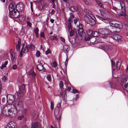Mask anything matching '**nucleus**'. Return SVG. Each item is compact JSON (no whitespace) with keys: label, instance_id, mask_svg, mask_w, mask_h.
<instances>
[{"label":"nucleus","instance_id":"f257e3e1","mask_svg":"<svg viewBox=\"0 0 128 128\" xmlns=\"http://www.w3.org/2000/svg\"><path fill=\"white\" fill-rule=\"evenodd\" d=\"M85 11L86 14L84 15V18L85 21L88 24L91 25H94L95 23V20L94 18V17L91 14V12L88 10Z\"/></svg>","mask_w":128,"mask_h":128},{"label":"nucleus","instance_id":"f03ea898","mask_svg":"<svg viewBox=\"0 0 128 128\" xmlns=\"http://www.w3.org/2000/svg\"><path fill=\"white\" fill-rule=\"evenodd\" d=\"M103 12H101V14L102 16L103 17H100L98 15H96L97 18H98L100 20H101L102 21L106 23H109L110 25L114 27L116 21L114 20H112L110 21V20H108L107 19V18L106 17V15L105 14H102Z\"/></svg>","mask_w":128,"mask_h":128},{"label":"nucleus","instance_id":"7ed1b4c3","mask_svg":"<svg viewBox=\"0 0 128 128\" xmlns=\"http://www.w3.org/2000/svg\"><path fill=\"white\" fill-rule=\"evenodd\" d=\"M7 107L10 114V116L12 117L15 116L17 113L16 107L13 105L9 104L7 105Z\"/></svg>","mask_w":128,"mask_h":128},{"label":"nucleus","instance_id":"20e7f679","mask_svg":"<svg viewBox=\"0 0 128 128\" xmlns=\"http://www.w3.org/2000/svg\"><path fill=\"white\" fill-rule=\"evenodd\" d=\"M98 31L101 34L106 36L112 34V32L106 28H100L98 30Z\"/></svg>","mask_w":128,"mask_h":128},{"label":"nucleus","instance_id":"39448f33","mask_svg":"<svg viewBox=\"0 0 128 128\" xmlns=\"http://www.w3.org/2000/svg\"><path fill=\"white\" fill-rule=\"evenodd\" d=\"M68 30L70 33V35L71 36H73L75 33H76V34H78L77 32H76V30L74 28H72L70 24H68Z\"/></svg>","mask_w":128,"mask_h":128},{"label":"nucleus","instance_id":"423d86ee","mask_svg":"<svg viewBox=\"0 0 128 128\" xmlns=\"http://www.w3.org/2000/svg\"><path fill=\"white\" fill-rule=\"evenodd\" d=\"M82 28V24H80L79 25V29L78 31V33L79 35L82 38L84 37L85 38V36H86V34L83 32Z\"/></svg>","mask_w":128,"mask_h":128},{"label":"nucleus","instance_id":"0eeeda50","mask_svg":"<svg viewBox=\"0 0 128 128\" xmlns=\"http://www.w3.org/2000/svg\"><path fill=\"white\" fill-rule=\"evenodd\" d=\"M7 102L10 104H12L15 100L14 96L12 95H9L6 96Z\"/></svg>","mask_w":128,"mask_h":128},{"label":"nucleus","instance_id":"6e6552de","mask_svg":"<svg viewBox=\"0 0 128 128\" xmlns=\"http://www.w3.org/2000/svg\"><path fill=\"white\" fill-rule=\"evenodd\" d=\"M16 124L14 121H11L7 124L6 128H16Z\"/></svg>","mask_w":128,"mask_h":128},{"label":"nucleus","instance_id":"1a4fd4ad","mask_svg":"<svg viewBox=\"0 0 128 128\" xmlns=\"http://www.w3.org/2000/svg\"><path fill=\"white\" fill-rule=\"evenodd\" d=\"M121 36L119 35L116 34H114L111 36V38L114 40H118L119 43L121 42L122 40L121 39Z\"/></svg>","mask_w":128,"mask_h":128},{"label":"nucleus","instance_id":"9d476101","mask_svg":"<svg viewBox=\"0 0 128 128\" xmlns=\"http://www.w3.org/2000/svg\"><path fill=\"white\" fill-rule=\"evenodd\" d=\"M98 35L99 34L98 32H93L92 33V37L93 38L90 40L91 41V42L93 44L96 43V42L95 41H96V39L95 38H94V36L95 37L97 36H98Z\"/></svg>","mask_w":128,"mask_h":128},{"label":"nucleus","instance_id":"9b49d317","mask_svg":"<svg viewBox=\"0 0 128 128\" xmlns=\"http://www.w3.org/2000/svg\"><path fill=\"white\" fill-rule=\"evenodd\" d=\"M92 31L90 30H88L87 31V35H88V37H86L85 36V38L84 37H81V38H84L86 40H89L90 39H91V38H92Z\"/></svg>","mask_w":128,"mask_h":128},{"label":"nucleus","instance_id":"f8f14e48","mask_svg":"<svg viewBox=\"0 0 128 128\" xmlns=\"http://www.w3.org/2000/svg\"><path fill=\"white\" fill-rule=\"evenodd\" d=\"M41 126V125L40 123L36 122L32 123L31 128H40Z\"/></svg>","mask_w":128,"mask_h":128},{"label":"nucleus","instance_id":"ddd939ff","mask_svg":"<svg viewBox=\"0 0 128 128\" xmlns=\"http://www.w3.org/2000/svg\"><path fill=\"white\" fill-rule=\"evenodd\" d=\"M10 54L11 56V61L12 63H14L15 61L16 56L15 55V54L13 53V50H11L10 52Z\"/></svg>","mask_w":128,"mask_h":128},{"label":"nucleus","instance_id":"4468645a","mask_svg":"<svg viewBox=\"0 0 128 128\" xmlns=\"http://www.w3.org/2000/svg\"><path fill=\"white\" fill-rule=\"evenodd\" d=\"M123 83L124 85L125 89L128 92V78H125L124 79Z\"/></svg>","mask_w":128,"mask_h":128},{"label":"nucleus","instance_id":"2eb2a0df","mask_svg":"<svg viewBox=\"0 0 128 128\" xmlns=\"http://www.w3.org/2000/svg\"><path fill=\"white\" fill-rule=\"evenodd\" d=\"M16 9V6L15 3H12L10 4L9 7V10L10 12Z\"/></svg>","mask_w":128,"mask_h":128},{"label":"nucleus","instance_id":"dca6fc26","mask_svg":"<svg viewBox=\"0 0 128 128\" xmlns=\"http://www.w3.org/2000/svg\"><path fill=\"white\" fill-rule=\"evenodd\" d=\"M120 4L121 6V10L122 12L124 14L125 12V5L124 2L122 1L121 2L120 1Z\"/></svg>","mask_w":128,"mask_h":128},{"label":"nucleus","instance_id":"f3484780","mask_svg":"<svg viewBox=\"0 0 128 128\" xmlns=\"http://www.w3.org/2000/svg\"><path fill=\"white\" fill-rule=\"evenodd\" d=\"M21 51L22 52L24 53H26L28 52V49L26 45L24 44L23 45Z\"/></svg>","mask_w":128,"mask_h":128},{"label":"nucleus","instance_id":"a211bd4d","mask_svg":"<svg viewBox=\"0 0 128 128\" xmlns=\"http://www.w3.org/2000/svg\"><path fill=\"white\" fill-rule=\"evenodd\" d=\"M31 116L32 120H36L38 116L37 113L35 111H32V112Z\"/></svg>","mask_w":128,"mask_h":128},{"label":"nucleus","instance_id":"6ab92c4d","mask_svg":"<svg viewBox=\"0 0 128 128\" xmlns=\"http://www.w3.org/2000/svg\"><path fill=\"white\" fill-rule=\"evenodd\" d=\"M70 17L68 19L69 24H70L72 26V22L73 20L74 19V16L73 14L71 13L70 14Z\"/></svg>","mask_w":128,"mask_h":128},{"label":"nucleus","instance_id":"aec40b11","mask_svg":"<svg viewBox=\"0 0 128 128\" xmlns=\"http://www.w3.org/2000/svg\"><path fill=\"white\" fill-rule=\"evenodd\" d=\"M36 66L37 69L40 71L44 70V68L42 64L41 63L37 65Z\"/></svg>","mask_w":128,"mask_h":128},{"label":"nucleus","instance_id":"412c9836","mask_svg":"<svg viewBox=\"0 0 128 128\" xmlns=\"http://www.w3.org/2000/svg\"><path fill=\"white\" fill-rule=\"evenodd\" d=\"M23 94V91L22 90H19L17 92V96L18 98L22 96Z\"/></svg>","mask_w":128,"mask_h":128},{"label":"nucleus","instance_id":"4be33fe9","mask_svg":"<svg viewBox=\"0 0 128 128\" xmlns=\"http://www.w3.org/2000/svg\"><path fill=\"white\" fill-rule=\"evenodd\" d=\"M10 12H12V14L14 16V17L16 18L18 17V12H17V10H16V9L13 10V11H10Z\"/></svg>","mask_w":128,"mask_h":128},{"label":"nucleus","instance_id":"5701e85b","mask_svg":"<svg viewBox=\"0 0 128 128\" xmlns=\"http://www.w3.org/2000/svg\"><path fill=\"white\" fill-rule=\"evenodd\" d=\"M24 6L23 4L21 3H20L18 5V9L19 11H22L24 9Z\"/></svg>","mask_w":128,"mask_h":128},{"label":"nucleus","instance_id":"b1692460","mask_svg":"<svg viewBox=\"0 0 128 128\" xmlns=\"http://www.w3.org/2000/svg\"><path fill=\"white\" fill-rule=\"evenodd\" d=\"M8 112V110L7 111H6L4 109L3 110V112L5 116H10V114Z\"/></svg>","mask_w":128,"mask_h":128},{"label":"nucleus","instance_id":"393cba45","mask_svg":"<svg viewBox=\"0 0 128 128\" xmlns=\"http://www.w3.org/2000/svg\"><path fill=\"white\" fill-rule=\"evenodd\" d=\"M63 49L65 51L67 52L69 50L70 48L68 46L64 45L63 46Z\"/></svg>","mask_w":128,"mask_h":128},{"label":"nucleus","instance_id":"a878e982","mask_svg":"<svg viewBox=\"0 0 128 128\" xmlns=\"http://www.w3.org/2000/svg\"><path fill=\"white\" fill-rule=\"evenodd\" d=\"M121 64H120V62H119V61H118L116 64V68L117 70H119Z\"/></svg>","mask_w":128,"mask_h":128},{"label":"nucleus","instance_id":"bb28decb","mask_svg":"<svg viewBox=\"0 0 128 128\" xmlns=\"http://www.w3.org/2000/svg\"><path fill=\"white\" fill-rule=\"evenodd\" d=\"M29 48L31 50H33L35 48V47L32 44H31L29 46Z\"/></svg>","mask_w":128,"mask_h":128},{"label":"nucleus","instance_id":"cd10ccee","mask_svg":"<svg viewBox=\"0 0 128 128\" xmlns=\"http://www.w3.org/2000/svg\"><path fill=\"white\" fill-rule=\"evenodd\" d=\"M114 27L116 28H121L122 27V26L121 25H120L116 23V22L115 25Z\"/></svg>","mask_w":128,"mask_h":128},{"label":"nucleus","instance_id":"c85d7f7f","mask_svg":"<svg viewBox=\"0 0 128 128\" xmlns=\"http://www.w3.org/2000/svg\"><path fill=\"white\" fill-rule=\"evenodd\" d=\"M34 30L35 32L36 36L37 37H38V33L39 32V30L38 28H36V29Z\"/></svg>","mask_w":128,"mask_h":128},{"label":"nucleus","instance_id":"c756f323","mask_svg":"<svg viewBox=\"0 0 128 128\" xmlns=\"http://www.w3.org/2000/svg\"><path fill=\"white\" fill-rule=\"evenodd\" d=\"M8 64V62L7 61H6L4 63V64H2V66L0 67V68L2 69L4 67H6V66L7 64Z\"/></svg>","mask_w":128,"mask_h":128},{"label":"nucleus","instance_id":"7c9ffc66","mask_svg":"<svg viewBox=\"0 0 128 128\" xmlns=\"http://www.w3.org/2000/svg\"><path fill=\"white\" fill-rule=\"evenodd\" d=\"M50 39L52 40H57V38L56 36L52 35L50 37Z\"/></svg>","mask_w":128,"mask_h":128},{"label":"nucleus","instance_id":"2f4dec72","mask_svg":"<svg viewBox=\"0 0 128 128\" xmlns=\"http://www.w3.org/2000/svg\"><path fill=\"white\" fill-rule=\"evenodd\" d=\"M46 78L47 80L49 82H51V76L50 74H48L46 76Z\"/></svg>","mask_w":128,"mask_h":128},{"label":"nucleus","instance_id":"473e14b6","mask_svg":"<svg viewBox=\"0 0 128 128\" xmlns=\"http://www.w3.org/2000/svg\"><path fill=\"white\" fill-rule=\"evenodd\" d=\"M25 30L23 29V28H22V29L21 30L20 32V34L21 35L24 34Z\"/></svg>","mask_w":128,"mask_h":128},{"label":"nucleus","instance_id":"72a5a7b5","mask_svg":"<svg viewBox=\"0 0 128 128\" xmlns=\"http://www.w3.org/2000/svg\"><path fill=\"white\" fill-rule=\"evenodd\" d=\"M20 43H18L16 46V48L17 50H19L20 49Z\"/></svg>","mask_w":128,"mask_h":128},{"label":"nucleus","instance_id":"f704fd0d","mask_svg":"<svg viewBox=\"0 0 128 128\" xmlns=\"http://www.w3.org/2000/svg\"><path fill=\"white\" fill-rule=\"evenodd\" d=\"M50 108L52 110H53L54 108V104L52 102H50Z\"/></svg>","mask_w":128,"mask_h":128},{"label":"nucleus","instance_id":"c9c22d12","mask_svg":"<svg viewBox=\"0 0 128 128\" xmlns=\"http://www.w3.org/2000/svg\"><path fill=\"white\" fill-rule=\"evenodd\" d=\"M63 86V83L62 82V81H60L59 83V86L60 88H62Z\"/></svg>","mask_w":128,"mask_h":128},{"label":"nucleus","instance_id":"e433bc0d","mask_svg":"<svg viewBox=\"0 0 128 128\" xmlns=\"http://www.w3.org/2000/svg\"><path fill=\"white\" fill-rule=\"evenodd\" d=\"M24 117V115L21 116H19L18 117V120H21Z\"/></svg>","mask_w":128,"mask_h":128},{"label":"nucleus","instance_id":"4c0bfd02","mask_svg":"<svg viewBox=\"0 0 128 128\" xmlns=\"http://www.w3.org/2000/svg\"><path fill=\"white\" fill-rule=\"evenodd\" d=\"M49 1L50 3L54 4L56 2L57 0H49Z\"/></svg>","mask_w":128,"mask_h":128},{"label":"nucleus","instance_id":"58836bf2","mask_svg":"<svg viewBox=\"0 0 128 128\" xmlns=\"http://www.w3.org/2000/svg\"><path fill=\"white\" fill-rule=\"evenodd\" d=\"M111 66L112 68H113L114 67L115 63V62H113L112 60H111Z\"/></svg>","mask_w":128,"mask_h":128},{"label":"nucleus","instance_id":"ea45409f","mask_svg":"<svg viewBox=\"0 0 128 128\" xmlns=\"http://www.w3.org/2000/svg\"><path fill=\"white\" fill-rule=\"evenodd\" d=\"M56 63L55 62H53L52 64V66L53 67H55L56 66Z\"/></svg>","mask_w":128,"mask_h":128},{"label":"nucleus","instance_id":"a19ab883","mask_svg":"<svg viewBox=\"0 0 128 128\" xmlns=\"http://www.w3.org/2000/svg\"><path fill=\"white\" fill-rule=\"evenodd\" d=\"M64 96H63V95L62 96L63 97V99L64 100L65 102H66V100L65 98V97L66 96V92H64Z\"/></svg>","mask_w":128,"mask_h":128},{"label":"nucleus","instance_id":"79ce46f5","mask_svg":"<svg viewBox=\"0 0 128 128\" xmlns=\"http://www.w3.org/2000/svg\"><path fill=\"white\" fill-rule=\"evenodd\" d=\"M40 52L39 51H37L36 54V56L37 57H39L40 56Z\"/></svg>","mask_w":128,"mask_h":128},{"label":"nucleus","instance_id":"37998d69","mask_svg":"<svg viewBox=\"0 0 128 128\" xmlns=\"http://www.w3.org/2000/svg\"><path fill=\"white\" fill-rule=\"evenodd\" d=\"M68 55H67V57H66V61L65 62V66H66H66L67 65V63H68Z\"/></svg>","mask_w":128,"mask_h":128},{"label":"nucleus","instance_id":"c03bdc74","mask_svg":"<svg viewBox=\"0 0 128 128\" xmlns=\"http://www.w3.org/2000/svg\"><path fill=\"white\" fill-rule=\"evenodd\" d=\"M27 26H29L30 27H31L32 26V24L31 22L29 21L27 22Z\"/></svg>","mask_w":128,"mask_h":128},{"label":"nucleus","instance_id":"a18cd8bd","mask_svg":"<svg viewBox=\"0 0 128 128\" xmlns=\"http://www.w3.org/2000/svg\"><path fill=\"white\" fill-rule=\"evenodd\" d=\"M61 100L60 101V102H59L57 104V105L56 106L57 108H59L61 106Z\"/></svg>","mask_w":128,"mask_h":128},{"label":"nucleus","instance_id":"49530a36","mask_svg":"<svg viewBox=\"0 0 128 128\" xmlns=\"http://www.w3.org/2000/svg\"><path fill=\"white\" fill-rule=\"evenodd\" d=\"M50 52H51V51H50V50L49 49H48L45 52V54H48L50 53Z\"/></svg>","mask_w":128,"mask_h":128},{"label":"nucleus","instance_id":"de8ad7c7","mask_svg":"<svg viewBox=\"0 0 128 128\" xmlns=\"http://www.w3.org/2000/svg\"><path fill=\"white\" fill-rule=\"evenodd\" d=\"M78 92V91L76 90L73 89L72 90V93L76 94Z\"/></svg>","mask_w":128,"mask_h":128},{"label":"nucleus","instance_id":"09e8293b","mask_svg":"<svg viewBox=\"0 0 128 128\" xmlns=\"http://www.w3.org/2000/svg\"><path fill=\"white\" fill-rule=\"evenodd\" d=\"M40 36L41 37H43L44 38V33L42 32H41L40 34Z\"/></svg>","mask_w":128,"mask_h":128},{"label":"nucleus","instance_id":"8fccbe9b","mask_svg":"<svg viewBox=\"0 0 128 128\" xmlns=\"http://www.w3.org/2000/svg\"><path fill=\"white\" fill-rule=\"evenodd\" d=\"M97 4L100 6H102V4L100 2H97Z\"/></svg>","mask_w":128,"mask_h":128},{"label":"nucleus","instance_id":"3c124183","mask_svg":"<svg viewBox=\"0 0 128 128\" xmlns=\"http://www.w3.org/2000/svg\"><path fill=\"white\" fill-rule=\"evenodd\" d=\"M12 69L14 70H15L17 68V66L16 65V64H15L14 65H13L12 66Z\"/></svg>","mask_w":128,"mask_h":128},{"label":"nucleus","instance_id":"603ef678","mask_svg":"<svg viewBox=\"0 0 128 128\" xmlns=\"http://www.w3.org/2000/svg\"><path fill=\"white\" fill-rule=\"evenodd\" d=\"M30 7L32 11V12L33 11V9H32V6H33V3L32 2H30Z\"/></svg>","mask_w":128,"mask_h":128},{"label":"nucleus","instance_id":"864d4df0","mask_svg":"<svg viewBox=\"0 0 128 128\" xmlns=\"http://www.w3.org/2000/svg\"><path fill=\"white\" fill-rule=\"evenodd\" d=\"M6 78L5 76H4L2 78L3 80L5 81L6 80Z\"/></svg>","mask_w":128,"mask_h":128},{"label":"nucleus","instance_id":"5fc2aeb1","mask_svg":"<svg viewBox=\"0 0 128 128\" xmlns=\"http://www.w3.org/2000/svg\"><path fill=\"white\" fill-rule=\"evenodd\" d=\"M27 112V110L26 109H24L22 111V113L24 114H26Z\"/></svg>","mask_w":128,"mask_h":128},{"label":"nucleus","instance_id":"6e6d98bb","mask_svg":"<svg viewBox=\"0 0 128 128\" xmlns=\"http://www.w3.org/2000/svg\"><path fill=\"white\" fill-rule=\"evenodd\" d=\"M31 74L33 76H34L36 75L35 74L34 72H32Z\"/></svg>","mask_w":128,"mask_h":128},{"label":"nucleus","instance_id":"4d7b16f0","mask_svg":"<svg viewBox=\"0 0 128 128\" xmlns=\"http://www.w3.org/2000/svg\"><path fill=\"white\" fill-rule=\"evenodd\" d=\"M70 10L71 11L74 12V8L73 7H71L70 8Z\"/></svg>","mask_w":128,"mask_h":128},{"label":"nucleus","instance_id":"13d9d810","mask_svg":"<svg viewBox=\"0 0 128 128\" xmlns=\"http://www.w3.org/2000/svg\"><path fill=\"white\" fill-rule=\"evenodd\" d=\"M60 40H61V41L63 42H65V40L64 39L62 38V37H61L60 38Z\"/></svg>","mask_w":128,"mask_h":128},{"label":"nucleus","instance_id":"bf43d9fd","mask_svg":"<svg viewBox=\"0 0 128 128\" xmlns=\"http://www.w3.org/2000/svg\"><path fill=\"white\" fill-rule=\"evenodd\" d=\"M55 12V10L54 9H52L50 13L51 15H52L54 14V12Z\"/></svg>","mask_w":128,"mask_h":128},{"label":"nucleus","instance_id":"052dcab7","mask_svg":"<svg viewBox=\"0 0 128 128\" xmlns=\"http://www.w3.org/2000/svg\"><path fill=\"white\" fill-rule=\"evenodd\" d=\"M78 18H76L74 20V23L75 24H76V23L78 21Z\"/></svg>","mask_w":128,"mask_h":128},{"label":"nucleus","instance_id":"680f3d73","mask_svg":"<svg viewBox=\"0 0 128 128\" xmlns=\"http://www.w3.org/2000/svg\"><path fill=\"white\" fill-rule=\"evenodd\" d=\"M64 84L66 85V87H67V86H68L69 84L68 82L66 81L64 83Z\"/></svg>","mask_w":128,"mask_h":128},{"label":"nucleus","instance_id":"e2e57ef3","mask_svg":"<svg viewBox=\"0 0 128 128\" xmlns=\"http://www.w3.org/2000/svg\"><path fill=\"white\" fill-rule=\"evenodd\" d=\"M54 20L52 19H51L50 20V21L52 23H53L54 22Z\"/></svg>","mask_w":128,"mask_h":128},{"label":"nucleus","instance_id":"0e129e2a","mask_svg":"<svg viewBox=\"0 0 128 128\" xmlns=\"http://www.w3.org/2000/svg\"><path fill=\"white\" fill-rule=\"evenodd\" d=\"M85 2V3L87 4H88V2L86 0H83Z\"/></svg>","mask_w":128,"mask_h":128},{"label":"nucleus","instance_id":"69168bd1","mask_svg":"<svg viewBox=\"0 0 128 128\" xmlns=\"http://www.w3.org/2000/svg\"><path fill=\"white\" fill-rule=\"evenodd\" d=\"M71 89V87L69 86L68 87L67 90L68 91H70Z\"/></svg>","mask_w":128,"mask_h":128},{"label":"nucleus","instance_id":"338daca9","mask_svg":"<svg viewBox=\"0 0 128 128\" xmlns=\"http://www.w3.org/2000/svg\"><path fill=\"white\" fill-rule=\"evenodd\" d=\"M22 90H23L25 88V86L24 85V84H22Z\"/></svg>","mask_w":128,"mask_h":128},{"label":"nucleus","instance_id":"774afa93","mask_svg":"<svg viewBox=\"0 0 128 128\" xmlns=\"http://www.w3.org/2000/svg\"><path fill=\"white\" fill-rule=\"evenodd\" d=\"M22 128H27V127L25 125H24L22 127Z\"/></svg>","mask_w":128,"mask_h":128}]
</instances>
